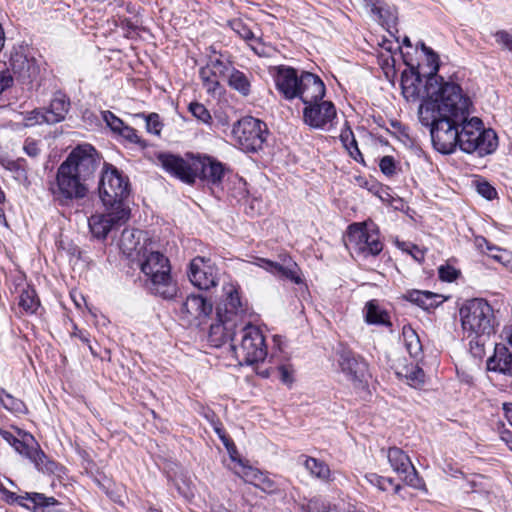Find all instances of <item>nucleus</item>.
Masks as SVG:
<instances>
[{
  "label": "nucleus",
  "mask_w": 512,
  "mask_h": 512,
  "mask_svg": "<svg viewBox=\"0 0 512 512\" xmlns=\"http://www.w3.org/2000/svg\"><path fill=\"white\" fill-rule=\"evenodd\" d=\"M101 162L97 150L90 144L78 145L57 169L54 181L49 183L52 198L61 206L83 199L88 193L87 181Z\"/></svg>",
  "instance_id": "1"
},
{
  "label": "nucleus",
  "mask_w": 512,
  "mask_h": 512,
  "mask_svg": "<svg viewBox=\"0 0 512 512\" xmlns=\"http://www.w3.org/2000/svg\"><path fill=\"white\" fill-rule=\"evenodd\" d=\"M431 140L434 148L442 154L453 153L458 146L465 153H476L483 157L492 154L498 147L496 132L491 128L486 129L480 118L469 116L444 128L436 127Z\"/></svg>",
  "instance_id": "2"
},
{
  "label": "nucleus",
  "mask_w": 512,
  "mask_h": 512,
  "mask_svg": "<svg viewBox=\"0 0 512 512\" xmlns=\"http://www.w3.org/2000/svg\"><path fill=\"white\" fill-rule=\"evenodd\" d=\"M438 90L418 109L419 121L429 128L430 135L436 127L444 128L454 121H463L469 116L473 102L463 91L461 85L453 81H445L439 76Z\"/></svg>",
  "instance_id": "3"
},
{
  "label": "nucleus",
  "mask_w": 512,
  "mask_h": 512,
  "mask_svg": "<svg viewBox=\"0 0 512 512\" xmlns=\"http://www.w3.org/2000/svg\"><path fill=\"white\" fill-rule=\"evenodd\" d=\"M277 91L288 101L299 98L305 105L304 123L312 128H320V78L311 72L297 70L289 66H278L274 75Z\"/></svg>",
  "instance_id": "4"
},
{
  "label": "nucleus",
  "mask_w": 512,
  "mask_h": 512,
  "mask_svg": "<svg viewBox=\"0 0 512 512\" xmlns=\"http://www.w3.org/2000/svg\"><path fill=\"white\" fill-rule=\"evenodd\" d=\"M157 158L166 172L182 182L193 184L199 178L211 189H220L224 193L225 167L212 157L188 153L183 158L171 153H160Z\"/></svg>",
  "instance_id": "5"
},
{
  "label": "nucleus",
  "mask_w": 512,
  "mask_h": 512,
  "mask_svg": "<svg viewBox=\"0 0 512 512\" xmlns=\"http://www.w3.org/2000/svg\"><path fill=\"white\" fill-rule=\"evenodd\" d=\"M225 298L217 307V322L211 324L209 341L215 347L236 340L237 331L250 316L249 306L243 301L239 290L234 285L224 287Z\"/></svg>",
  "instance_id": "6"
},
{
  "label": "nucleus",
  "mask_w": 512,
  "mask_h": 512,
  "mask_svg": "<svg viewBox=\"0 0 512 512\" xmlns=\"http://www.w3.org/2000/svg\"><path fill=\"white\" fill-rule=\"evenodd\" d=\"M134 261L147 277L149 289L153 294L164 299H172L176 296L177 283L171 276L169 259L163 253L154 250L152 245L143 244Z\"/></svg>",
  "instance_id": "7"
},
{
  "label": "nucleus",
  "mask_w": 512,
  "mask_h": 512,
  "mask_svg": "<svg viewBox=\"0 0 512 512\" xmlns=\"http://www.w3.org/2000/svg\"><path fill=\"white\" fill-rule=\"evenodd\" d=\"M343 241L350 254L361 259L375 258L384 249L380 230L371 220L349 224Z\"/></svg>",
  "instance_id": "8"
},
{
  "label": "nucleus",
  "mask_w": 512,
  "mask_h": 512,
  "mask_svg": "<svg viewBox=\"0 0 512 512\" xmlns=\"http://www.w3.org/2000/svg\"><path fill=\"white\" fill-rule=\"evenodd\" d=\"M461 327L467 337L492 335L498 322L493 307L483 298L466 300L459 309Z\"/></svg>",
  "instance_id": "9"
},
{
  "label": "nucleus",
  "mask_w": 512,
  "mask_h": 512,
  "mask_svg": "<svg viewBox=\"0 0 512 512\" xmlns=\"http://www.w3.org/2000/svg\"><path fill=\"white\" fill-rule=\"evenodd\" d=\"M240 340L231 344L232 351L238 360L243 365H258L263 362L267 356V346L262 331L251 325L248 318L245 319V324L241 326Z\"/></svg>",
  "instance_id": "10"
},
{
  "label": "nucleus",
  "mask_w": 512,
  "mask_h": 512,
  "mask_svg": "<svg viewBox=\"0 0 512 512\" xmlns=\"http://www.w3.org/2000/svg\"><path fill=\"white\" fill-rule=\"evenodd\" d=\"M129 180L114 166L105 163L99 181V196L106 209H129L124 200L130 193Z\"/></svg>",
  "instance_id": "11"
},
{
  "label": "nucleus",
  "mask_w": 512,
  "mask_h": 512,
  "mask_svg": "<svg viewBox=\"0 0 512 512\" xmlns=\"http://www.w3.org/2000/svg\"><path fill=\"white\" fill-rule=\"evenodd\" d=\"M232 135L242 150L256 152L262 149L268 135V128L263 121L246 116L233 125Z\"/></svg>",
  "instance_id": "12"
},
{
  "label": "nucleus",
  "mask_w": 512,
  "mask_h": 512,
  "mask_svg": "<svg viewBox=\"0 0 512 512\" xmlns=\"http://www.w3.org/2000/svg\"><path fill=\"white\" fill-rule=\"evenodd\" d=\"M336 361L340 371L354 385H361L366 382L368 375V363L350 347L340 344L335 352Z\"/></svg>",
  "instance_id": "13"
},
{
  "label": "nucleus",
  "mask_w": 512,
  "mask_h": 512,
  "mask_svg": "<svg viewBox=\"0 0 512 512\" xmlns=\"http://www.w3.org/2000/svg\"><path fill=\"white\" fill-rule=\"evenodd\" d=\"M387 458L393 471L402 476L403 481L415 489H424L425 482L414 467L409 455L399 447L387 449Z\"/></svg>",
  "instance_id": "14"
},
{
  "label": "nucleus",
  "mask_w": 512,
  "mask_h": 512,
  "mask_svg": "<svg viewBox=\"0 0 512 512\" xmlns=\"http://www.w3.org/2000/svg\"><path fill=\"white\" fill-rule=\"evenodd\" d=\"M0 493L7 503H17L33 512H54V507L59 505L56 498L47 497L42 493L25 492L24 494L16 495L14 492L9 491L2 483H0Z\"/></svg>",
  "instance_id": "15"
},
{
  "label": "nucleus",
  "mask_w": 512,
  "mask_h": 512,
  "mask_svg": "<svg viewBox=\"0 0 512 512\" xmlns=\"http://www.w3.org/2000/svg\"><path fill=\"white\" fill-rule=\"evenodd\" d=\"M105 213L94 214L88 219L92 235L105 239L110 231L124 225L130 218V209H106Z\"/></svg>",
  "instance_id": "16"
},
{
  "label": "nucleus",
  "mask_w": 512,
  "mask_h": 512,
  "mask_svg": "<svg viewBox=\"0 0 512 512\" xmlns=\"http://www.w3.org/2000/svg\"><path fill=\"white\" fill-rule=\"evenodd\" d=\"M505 342L496 343L493 354L486 361V368L490 372L512 377V326L504 331Z\"/></svg>",
  "instance_id": "17"
},
{
  "label": "nucleus",
  "mask_w": 512,
  "mask_h": 512,
  "mask_svg": "<svg viewBox=\"0 0 512 512\" xmlns=\"http://www.w3.org/2000/svg\"><path fill=\"white\" fill-rule=\"evenodd\" d=\"M188 277L191 283L202 290L217 286V269L210 263V259L197 256L189 264Z\"/></svg>",
  "instance_id": "18"
},
{
  "label": "nucleus",
  "mask_w": 512,
  "mask_h": 512,
  "mask_svg": "<svg viewBox=\"0 0 512 512\" xmlns=\"http://www.w3.org/2000/svg\"><path fill=\"white\" fill-rule=\"evenodd\" d=\"M212 304L202 295L191 294L181 301L177 308L181 320L191 325L202 317H207L212 312Z\"/></svg>",
  "instance_id": "19"
},
{
  "label": "nucleus",
  "mask_w": 512,
  "mask_h": 512,
  "mask_svg": "<svg viewBox=\"0 0 512 512\" xmlns=\"http://www.w3.org/2000/svg\"><path fill=\"white\" fill-rule=\"evenodd\" d=\"M252 264L268 271L275 276L289 279L295 284H300L302 282V279L298 274L299 269L297 264L290 259L287 263L284 259V264H280L265 258H255V261L252 262Z\"/></svg>",
  "instance_id": "20"
},
{
  "label": "nucleus",
  "mask_w": 512,
  "mask_h": 512,
  "mask_svg": "<svg viewBox=\"0 0 512 512\" xmlns=\"http://www.w3.org/2000/svg\"><path fill=\"white\" fill-rule=\"evenodd\" d=\"M143 244L152 245L143 231L138 229H124L122 231L119 247L128 258L134 261Z\"/></svg>",
  "instance_id": "21"
},
{
  "label": "nucleus",
  "mask_w": 512,
  "mask_h": 512,
  "mask_svg": "<svg viewBox=\"0 0 512 512\" xmlns=\"http://www.w3.org/2000/svg\"><path fill=\"white\" fill-rule=\"evenodd\" d=\"M239 464L241 465V471L238 472V475L245 482L254 485L266 493L276 491L277 487L275 482L262 471L252 466L244 465L241 460H239Z\"/></svg>",
  "instance_id": "22"
},
{
  "label": "nucleus",
  "mask_w": 512,
  "mask_h": 512,
  "mask_svg": "<svg viewBox=\"0 0 512 512\" xmlns=\"http://www.w3.org/2000/svg\"><path fill=\"white\" fill-rule=\"evenodd\" d=\"M403 298L425 311H432L444 302L442 295L427 290H408Z\"/></svg>",
  "instance_id": "23"
},
{
  "label": "nucleus",
  "mask_w": 512,
  "mask_h": 512,
  "mask_svg": "<svg viewBox=\"0 0 512 512\" xmlns=\"http://www.w3.org/2000/svg\"><path fill=\"white\" fill-rule=\"evenodd\" d=\"M9 65L13 73L17 75L23 82L27 80L31 81V79L37 73L34 60L29 59L25 54L19 51L13 52L11 54Z\"/></svg>",
  "instance_id": "24"
},
{
  "label": "nucleus",
  "mask_w": 512,
  "mask_h": 512,
  "mask_svg": "<svg viewBox=\"0 0 512 512\" xmlns=\"http://www.w3.org/2000/svg\"><path fill=\"white\" fill-rule=\"evenodd\" d=\"M423 85L422 75L418 67L411 66L401 74L402 93L406 98H419Z\"/></svg>",
  "instance_id": "25"
},
{
  "label": "nucleus",
  "mask_w": 512,
  "mask_h": 512,
  "mask_svg": "<svg viewBox=\"0 0 512 512\" xmlns=\"http://www.w3.org/2000/svg\"><path fill=\"white\" fill-rule=\"evenodd\" d=\"M70 101L65 94L57 92L54 94L49 108L46 112V123L55 124L65 119L69 111Z\"/></svg>",
  "instance_id": "26"
},
{
  "label": "nucleus",
  "mask_w": 512,
  "mask_h": 512,
  "mask_svg": "<svg viewBox=\"0 0 512 512\" xmlns=\"http://www.w3.org/2000/svg\"><path fill=\"white\" fill-rule=\"evenodd\" d=\"M364 319L367 324L392 327L390 315L387 310L382 309L376 300H370L364 308Z\"/></svg>",
  "instance_id": "27"
},
{
  "label": "nucleus",
  "mask_w": 512,
  "mask_h": 512,
  "mask_svg": "<svg viewBox=\"0 0 512 512\" xmlns=\"http://www.w3.org/2000/svg\"><path fill=\"white\" fill-rule=\"evenodd\" d=\"M492 480L482 474H474L466 480L464 490L467 494H479L488 499L492 493Z\"/></svg>",
  "instance_id": "28"
},
{
  "label": "nucleus",
  "mask_w": 512,
  "mask_h": 512,
  "mask_svg": "<svg viewBox=\"0 0 512 512\" xmlns=\"http://www.w3.org/2000/svg\"><path fill=\"white\" fill-rule=\"evenodd\" d=\"M372 14L378 18L381 26L384 27L388 32H391V29H396L398 23V13L396 7L391 6L383 1L372 12Z\"/></svg>",
  "instance_id": "29"
},
{
  "label": "nucleus",
  "mask_w": 512,
  "mask_h": 512,
  "mask_svg": "<svg viewBox=\"0 0 512 512\" xmlns=\"http://www.w3.org/2000/svg\"><path fill=\"white\" fill-rule=\"evenodd\" d=\"M252 74H246L236 68H232L228 75V85L244 97L250 95Z\"/></svg>",
  "instance_id": "30"
},
{
  "label": "nucleus",
  "mask_w": 512,
  "mask_h": 512,
  "mask_svg": "<svg viewBox=\"0 0 512 512\" xmlns=\"http://www.w3.org/2000/svg\"><path fill=\"white\" fill-rule=\"evenodd\" d=\"M340 141H341L343 147L345 148V150L347 151V153L349 154V156L353 160H355L356 162H358L359 164H361L363 166H366L364 156H363L362 152L360 151V149L358 147L357 140L355 139L354 133L349 126H347L345 129H343L341 131Z\"/></svg>",
  "instance_id": "31"
},
{
  "label": "nucleus",
  "mask_w": 512,
  "mask_h": 512,
  "mask_svg": "<svg viewBox=\"0 0 512 512\" xmlns=\"http://www.w3.org/2000/svg\"><path fill=\"white\" fill-rule=\"evenodd\" d=\"M421 49L426 55L427 65L429 66L428 77L426 80V86H433V82L438 83L437 73L440 68L439 55L425 43H421Z\"/></svg>",
  "instance_id": "32"
},
{
  "label": "nucleus",
  "mask_w": 512,
  "mask_h": 512,
  "mask_svg": "<svg viewBox=\"0 0 512 512\" xmlns=\"http://www.w3.org/2000/svg\"><path fill=\"white\" fill-rule=\"evenodd\" d=\"M18 435L20 438H17L15 443L13 444V448L17 453L29 459L32 454L34 447L38 444L34 438V436L28 432H23L18 430Z\"/></svg>",
  "instance_id": "33"
},
{
  "label": "nucleus",
  "mask_w": 512,
  "mask_h": 512,
  "mask_svg": "<svg viewBox=\"0 0 512 512\" xmlns=\"http://www.w3.org/2000/svg\"><path fill=\"white\" fill-rule=\"evenodd\" d=\"M18 304L26 313L33 314L39 308L40 301L36 291L31 287H27L21 291Z\"/></svg>",
  "instance_id": "34"
},
{
  "label": "nucleus",
  "mask_w": 512,
  "mask_h": 512,
  "mask_svg": "<svg viewBox=\"0 0 512 512\" xmlns=\"http://www.w3.org/2000/svg\"><path fill=\"white\" fill-rule=\"evenodd\" d=\"M199 76L202 80L203 87L206 89L207 93L215 95L221 93V85L217 78L214 76L213 71L209 63L202 67L199 70Z\"/></svg>",
  "instance_id": "35"
},
{
  "label": "nucleus",
  "mask_w": 512,
  "mask_h": 512,
  "mask_svg": "<svg viewBox=\"0 0 512 512\" xmlns=\"http://www.w3.org/2000/svg\"><path fill=\"white\" fill-rule=\"evenodd\" d=\"M226 190L227 196L239 201L246 197L247 190H246V183L243 181L242 178H239L237 176H233L228 178L225 186L224 191Z\"/></svg>",
  "instance_id": "36"
},
{
  "label": "nucleus",
  "mask_w": 512,
  "mask_h": 512,
  "mask_svg": "<svg viewBox=\"0 0 512 512\" xmlns=\"http://www.w3.org/2000/svg\"><path fill=\"white\" fill-rule=\"evenodd\" d=\"M403 337L406 349L411 357L417 358L422 352V345L417 333L411 327H403Z\"/></svg>",
  "instance_id": "37"
},
{
  "label": "nucleus",
  "mask_w": 512,
  "mask_h": 512,
  "mask_svg": "<svg viewBox=\"0 0 512 512\" xmlns=\"http://www.w3.org/2000/svg\"><path fill=\"white\" fill-rule=\"evenodd\" d=\"M257 374L263 378L270 377L273 373H277L282 383L290 385L293 383V369L288 364L280 365L276 368H267L263 370H256Z\"/></svg>",
  "instance_id": "38"
},
{
  "label": "nucleus",
  "mask_w": 512,
  "mask_h": 512,
  "mask_svg": "<svg viewBox=\"0 0 512 512\" xmlns=\"http://www.w3.org/2000/svg\"><path fill=\"white\" fill-rule=\"evenodd\" d=\"M366 479L381 491H388L389 489H392L395 494H398L402 489V486L395 483L393 478L383 477L376 473L367 474Z\"/></svg>",
  "instance_id": "39"
},
{
  "label": "nucleus",
  "mask_w": 512,
  "mask_h": 512,
  "mask_svg": "<svg viewBox=\"0 0 512 512\" xmlns=\"http://www.w3.org/2000/svg\"><path fill=\"white\" fill-rule=\"evenodd\" d=\"M29 460L34 463L35 467L39 471L52 472L55 466V463L48 459L47 455L40 448L39 444L34 447Z\"/></svg>",
  "instance_id": "40"
},
{
  "label": "nucleus",
  "mask_w": 512,
  "mask_h": 512,
  "mask_svg": "<svg viewBox=\"0 0 512 512\" xmlns=\"http://www.w3.org/2000/svg\"><path fill=\"white\" fill-rule=\"evenodd\" d=\"M378 165L381 173L388 179H392L401 171L399 162L391 155L380 158Z\"/></svg>",
  "instance_id": "41"
},
{
  "label": "nucleus",
  "mask_w": 512,
  "mask_h": 512,
  "mask_svg": "<svg viewBox=\"0 0 512 512\" xmlns=\"http://www.w3.org/2000/svg\"><path fill=\"white\" fill-rule=\"evenodd\" d=\"M325 90V85L322 82V129H326L327 125L331 127L333 121L337 118V111L334 104L331 101L323 100Z\"/></svg>",
  "instance_id": "42"
},
{
  "label": "nucleus",
  "mask_w": 512,
  "mask_h": 512,
  "mask_svg": "<svg viewBox=\"0 0 512 512\" xmlns=\"http://www.w3.org/2000/svg\"><path fill=\"white\" fill-rule=\"evenodd\" d=\"M214 76L220 82L221 79L227 77L233 68L229 61H224L221 58H210L208 61Z\"/></svg>",
  "instance_id": "43"
},
{
  "label": "nucleus",
  "mask_w": 512,
  "mask_h": 512,
  "mask_svg": "<svg viewBox=\"0 0 512 512\" xmlns=\"http://www.w3.org/2000/svg\"><path fill=\"white\" fill-rule=\"evenodd\" d=\"M188 110L199 122L206 125H210L212 123V116L209 110L202 103L191 102L188 106Z\"/></svg>",
  "instance_id": "44"
},
{
  "label": "nucleus",
  "mask_w": 512,
  "mask_h": 512,
  "mask_svg": "<svg viewBox=\"0 0 512 512\" xmlns=\"http://www.w3.org/2000/svg\"><path fill=\"white\" fill-rule=\"evenodd\" d=\"M228 26L243 40L250 41L255 38L254 33L240 18L228 21Z\"/></svg>",
  "instance_id": "45"
},
{
  "label": "nucleus",
  "mask_w": 512,
  "mask_h": 512,
  "mask_svg": "<svg viewBox=\"0 0 512 512\" xmlns=\"http://www.w3.org/2000/svg\"><path fill=\"white\" fill-rule=\"evenodd\" d=\"M356 182L358 186L361 188H364L368 190L370 193H372L375 196H378L381 198V193L385 190V186L377 181L375 178H366L359 176L356 178Z\"/></svg>",
  "instance_id": "46"
},
{
  "label": "nucleus",
  "mask_w": 512,
  "mask_h": 512,
  "mask_svg": "<svg viewBox=\"0 0 512 512\" xmlns=\"http://www.w3.org/2000/svg\"><path fill=\"white\" fill-rule=\"evenodd\" d=\"M474 185L478 194L487 200H494L498 197L497 190L484 178H479L474 181Z\"/></svg>",
  "instance_id": "47"
},
{
  "label": "nucleus",
  "mask_w": 512,
  "mask_h": 512,
  "mask_svg": "<svg viewBox=\"0 0 512 512\" xmlns=\"http://www.w3.org/2000/svg\"><path fill=\"white\" fill-rule=\"evenodd\" d=\"M490 335H472L469 342V350L470 353L475 358H483L485 355V337H489Z\"/></svg>",
  "instance_id": "48"
},
{
  "label": "nucleus",
  "mask_w": 512,
  "mask_h": 512,
  "mask_svg": "<svg viewBox=\"0 0 512 512\" xmlns=\"http://www.w3.org/2000/svg\"><path fill=\"white\" fill-rule=\"evenodd\" d=\"M5 399L3 400V407L14 413H24L27 408L24 402L15 398L4 390Z\"/></svg>",
  "instance_id": "49"
},
{
  "label": "nucleus",
  "mask_w": 512,
  "mask_h": 512,
  "mask_svg": "<svg viewBox=\"0 0 512 512\" xmlns=\"http://www.w3.org/2000/svg\"><path fill=\"white\" fill-rule=\"evenodd\" d=\"M119 134L130 143L137 144L142 148L146 146L145 142L137 134V131L128 125L121 129Z\"/></svg>",
  "instance_id": "50"
},
{
  "label": "nucleus",
  "mask_w": 512,
  "mask_h": 512,
  "mask_svg": "<svg viewBox=\"0 0 512 512\" xmlns=\"http://www.w3.org/2000/svg\"><path fill=\"white\" fill-rule=\"evenodd\" d=\"M46 112H42L38 109L27 112L24 117L25 126H33L36 124L46 123Z\"/></svg>",
  "instance_id": "51"
},
{
  "label": "nucleus",
  "mask_w": 512,
  "mask_h": 512,
  "mask_svg": "<svg viewBox=\"0 0 512 512\" xmlns=\"http://www.w3.org/2000/svg\"><path fill=\"white\" fill-rule=\"evenodd\" d=\"M409 385L412 387H418L425 382V373L419 367H413L411 371L406 375Z\"/></svg>",
  "instance_id": "52"
},
{
  "label": "nucleus",
  "mask_w": 512,
  "mask_h": 512,
  "mask_svg": "<svg viewBox=\"0 0 512 512\" xmlns=\"http://www.w3.org/2000/svg\"><path fill=\"white\" fill-rule=\"evenodd\" d=\"M439 278L442 281L452 282L459 276V271L451 265H441L438 269Z\"/></svg>",
  "instance_id": "53"
},
{
  "label": "nucleus",
  "mask_w": 512,
  "mask_h": 512,
  "mask_svg": "<svg viewBox=\"0 0 512 512\" xmlns=\"http://www.w3.org/2000/svg\"><path fill=\"white\" fill-rule=\"evenodd\" d=\"M103 118L112 131L119 133L126 125L110 111L103 112Z\"/></svg>",
  "instance_id": "54"
},
{
  "label": "nucleus",
  "mask_w": 512,
  "mask_h": 512,
  "mask_svg": "<svg viewBox=\"0 0 512 512\" xmlns=\"http://www.w3.org/2000/svg\"><path fill=\"white\" fill-rule=\"evenodd\" d=\"M147 131L158 135L161 131L162 124L159 115L156 113L149 114L145 117Z\"/></svg>",
  "instance_id": "55"
},
{
  "label": "nucleus",
  "mask_w": 512,
  "mask_h": 512,
  "mask_svg": "<svg viewBox=\"0 0 512 512\" xmlns=\"http://www.w3.org/2000/svg\"><path fill=\"white\" fill-rule=\"evenodd\" d=\"M175 487L178 493L185 499L189 500L194 497V490L191 484L185 479H181V481L175 482Z\"/></svg>",
  "instance_id": "56"
},
{
  "label": "nucleus",
  "mask_w": 512,
  "mask_h": 512,
  "mask_svg": "<svg viewBox=\"0 0 512 512\" xmlns=\"http://www.w3.org/2000/svg\"><path fill=\"white\" fill-rule=\"evenodd\" d=\"M496 42L504 48L512 51V35L505 30H500L495 34Z\"/></svg>",
  "instance_id": "57"
},
{
  "label": "nucleus",
  "mask_w": 512,
  "mask_h": 512,
  "mask_svg": "<svg viewBox=\"0 0 512 512\" xmlns=\"http://www.w3.org/2000/svg\"><path fill=\"white\" fill-rule=\"evenodd\" d=\"M23 149L25 153L30 157H37L40 153L38 143L30 138L25 140Z\"/></svg>",
  "instance_id": "58"
},
{
  "label": "nucleus",
  "mask_w": 512,
  "mask_h": 512,
  "mask_svg": "<svg viewBox=\"0 0 512 512\" xmlns=\"http://www.w3.org/2000/svg\"><path fill=\"white\" fill-rule=\"evenodd\" d=\"M13 85V77L9 70L0 71V94Z\"/></svg>",
  "instance_id": "59"
},
{
  "label": "nucleus",
  "mask_w": 512,
  "mask_h": 512,
  "mask_svg": "<svg viewBox=\"0 0 512 512\" xmlns=\"http://www.w3.org/2000/svg\"><path fill=\"white\" fill-rule=\"evenodd\" d=\"M304 467L312 475H315L316 477H320V465L318 464L317 459H315V458H306L304 460Z\"/></svg>",
  "instance_id": "60"
},
{
  "label": "nucleus",
  "mask_w": 512,
  "mask_h": 512,
  "mask_svg": "<svg viewBox=\"0 0 512 512\" xmlns=\"http://www.w3.org/2000/svg\"><path fill=\"white\" fill-rule=\"evenodd\" d=\"M0 436L7 442L9 443L11 446H13V444L15 443L16 439L18 437H16L15 435H13L10 431L8 430H5L3 428H0Z\"/></svg>",
  "instance_id": "61"
},
{
  "label": "nucleus",
  "mask_w": 512,
  "mask_h": 512,
  "mask_svg": "<svg viewBox=\"0 0 512 512\" xmlns=\"http://www.w3.org/2000/svg\"><path fill=\"white\" fill-rule=\"evenodd\" d=\"M73 337L79 338L83 343L89 344V334L86 331L80 330L77 327L71 334Z\"/></svg>",
  "instance_id": "62"
},
{
  "label": "nucleus",
  "mask_w": 512,
  "mask_h": 512,
  "mask_svg": "<svg viewBox=\"0 0 512 512\" xmlns=\"http://www.w3.org/2000/svg\"><path fill=\"white\" fill-rule=\"evenodd\" d=\"M500 438L507 444L508 448L512 451V432L510 430H503Z\"/></svg>",
  "instance_id": "63"
},
{
  "label": "nucleus",
  "mask_w": 512,
  "mask_h": 512,
  "mask_svg": "<svg viewBox=\"0 0 512 512\" xmlns=\"http://www.w3.org/2000/svg\"><path fill=\"white\" fill-rule=\"evenodd\" d=\"M502 409L504 411L505 418L512 426V403H503Z\"/></svg>",
  "instance_id": "64"
}]
</instances>
